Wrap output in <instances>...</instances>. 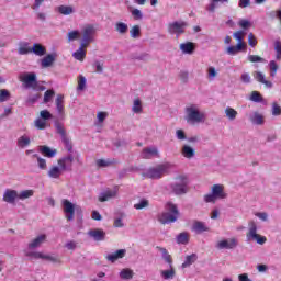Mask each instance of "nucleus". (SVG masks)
Masks as SVG:
<instances>
[{
  "mask_svg": "<svg viewBox=\"0 0 281 281\" xmlns=\"http://www.w3.org/2000/svg\"><path fill=\"white\" fill-rule=\"evenodd\" d=\"M184 120L188 124H203L205 122V112H201L199 105L191 104L186 108Z\"/></svg>",
  "mask_w": 281,
  "mask_h": 281,
  "instance_id": "f257e3e1",
  "label": "nucleus"
},
{
  "mask_svg": "<svg viewBox=\"0 0 281 281\" xmlns=\"http://www.w3.org/2000/svg\"><path fill=\"white\" fill-rule=\"evenodd\" d=\"M177 218H179V209L177 207V204L171 202L167 203L166 211L158 215V221L162 225H169V223H175L177 222Z\"/></svg>",
  "mask_w": 281,
  "mask_h": 281,
  "instance_id": "f03ea898",
  "label": "nucleus"
},
{
  "mask_svg": "<svg viewBox=\"0 0 281 281\" xmlns=\"http://www.w3.org/2000/svg\"><path fill=\"white\" fill-rule=\"evenodd\" d=\"M189 183H190V180H188V176H178L176 177L175 182L169 184V190L172 192V194H176L177 196H181L183 194H188Z\"/></svg>",
  "mask_w": 281,
  "mask_h": 281,
  "instance_id": "7ed1b4c3",
  "label": "nucleus"
},
{
  "mask_svg": "<svg viewBox=\"0 0 281 281\" xmlns=\"http://www.w3.org/2000/svg\"><path fill=\"white\" fill-rule=\"evenodd\" d=\"M227 199L225 187L223 184H214L211 188V193L204 195L205 203H216L218 200Z\"/></svg>",
  "mask_w": 281,
  "mask_h": 281,
  "instance_id": "20e7f679",
  "label": "nucleus"
},
{
  "mask_svg": "<svg viewBox=\"0 0 281 281\" xmlns=\"http://www.w3.org/2000/svg\"><path fill=\"white\" fill-rule=\"evenodd\" d=\"M252 240L257 241V245H265V243H267V237L258 234V225L254 221H250L248 223L246 241L251 243Z\"/></svg>",
  "mask_w": 281,
  "mask_h": 281,
  "instance_id": "39448f33",
  "label": "nucleus"
},
{
  "mask_svg": "<svg viewBox=\"0 0 281 281\" xmlns=\"http://www.w3.org/2000/svg\"><path fill=\"white\" fill-rule=\"evenodd\" d=\"M95 26L92 24H87L81 30V45L89 47L91 43L95 41Z\"/></svg>",
  "mask_w": 281,
  "mask_h": 281,
  "instance_id": "423d86ee",
  "label": "nucleus"
},
{
  "mask_svg": "<svg viewBox=\"0 0 281 281\" xmlns=\"http://www.w3.org/2000/svg\"><path fill=\"white\" fill-rule=\"evenodd\" d=\"M169 169L170 164L158 165L157 167L149 168L145 172V177H147L148 179H161Z\"/></svg>",
  "mask_w": 281,
  "mask_h": 281,
  "instance_id": "0eeeda50",
  "label": "nucleus"
},
{
  "mask_svg": "<svg viewBox=\"0 0 281 281\" xmlns=\"http://www.w3.org/2000/svg\"><path fill=\"white\" fill-rule=\"evenodd\" d=\"M25 256L31 260H47L48 262H60L58 256L47 255L41 251H25Z\"/></svg>",
  "mask_w": 281,
  "mask_h": 281,
  "instance_id": "6e6552de",
  "label": "nucleus"
},
{
  "mask_svg": "<svg viewBox=\"0 0 281 281\" xmlns=\"http://www.w3.org/2000/svg\"><path fill=\"white\" fill-rule=\"evenodd\" d=\"M61 206L65 214V218L67 221H74V214H76V210H80V206H76V204L71 203L69 200H61Z\"/></svg>",
  "mask_w": 281,
  "mask_h": 281,
  "instance_id": "1a4fd4ad",
  "label": "nucleus"
},
{
  "mask_svg": "<svg viewBox=\"0 0 281 281\" xmlns=\"http://www.w3.org/2000/svg\"><path fill=\"white\" fill-rule=\"evenodd\" d=\"M21 82H23L25 89H36L38 82L36 81V74L30 72L24 74L21 77Z\"/></svg>",
  "mask_w": 281,
  "mask_h": 281,
  "instance_id": "9d476101",
  "label": "nucleus"
},
{
  "mask_svg": "<svg viewBox=\"0 0 281 281\" xmlns=\"http://www.w3.org/2000/svg\"><path fill=\"white\" fill-rule=\"evenodd\" d=\"M186 27H188L187 22H172L168 25V32L169 34H176L177 36H181V34L186 32Z\"/></svg>",
  "mask_w": 281,
  "mask_h": 281,
  "instance_id": "9b49d317",
  "label": "nucleus"
},
{
  "mask_svg": "<svg viewBox=\"0 0 281 281\" xmlns=\"http://www.w3.org/2000/svg\"><path fill=\"white\" fill-rule=\"evenodd\" d=\"M238 247V238L236 237H231L227 239H222L216 244L217 249H236Z\"/></svg>",
  "mask_w": 281,
  "mask_h": 281,
  "instance_id": "f8f14e48",
  "label": "nucleus"
},
{
  "mask_svg": "<svg viewBox=\"0 0 281 281\" xmlns=\"http://www.w3.org/2000/svg\"><path fill=\"white\" fill-rule=\"evenodd\" d=\"M46 240H47V235L45 234L38 235L27 244V249L24 250V254L25 251H34V249H38V247L45 244Z\"/></svg>",
  "mask_w": 281,
  "mask_h": 281,
  "instance_id": "ddd939ff",
  "label": "nucleus"
},
{
  "mask_svg": "<svg viewBox=\"0 0 281 281\" xmlns=\"http://www.w3.org/2000/svg\"><path fill=\"white\" fill-rule=\"evenodd\" d=\"M16 199H19V192L12 189H7L2 196L4 203H10L11 205L16 203Z\"/></svg>",
  "mask_w": 281,
  "mask_h": 281,
  "instance_id": "4468645a",
  "label": "nucleus"
},
{
  "mask_svg": "<svg viewBox=\"0 0 281 281\" xmlns=\"http://www.w3.org/2000/svg\"><path fill=\"white\" fill-rule=\"evenodd\" d=\"M55 128L60 135L63 143L68 148V150H71V144L69 143V137H67V132L65 131V127L60 123H55Z\"/></svg>",
  "mask_w": 281,
  "mask_h": 281,
  "instance_id": "2eb2a0df",
  "label": "nucleus"
},
{
  "mask_svg": "<svg viewBox=\"0 0 281 281\" xmlns=\"http://www.w3.org/2000/svg\"><path fill=\"white\" fill-rule=\"evenodd\" d=\"M57 164L64 169V172H66V170H71L74 166V156L68 155L66 157L59 158Z\"/></svg>",
  "mask_w": 281,
  "mask_h": 281,
  "instance_id": "dca6fc26",
  "label": "nucleus"
},
{
  "mask_svg": "<svg viewBox=\"0 0 281 281\" xmlns=\"http://www.w3.org/2000/svg\"><path fill=\"white\" fill-rule=\"evenodd\" d=\"M64 172V169L60 166H58V164L53 165L47 171V177H49V179H60Z\"/></svg>",
  "mask_w": 281,
  "mask_h": 281,
  "instance_id": "f3484780",
  "label": "nucleus"
},
{
  "mask_svg": "<svg viewBox=\"0 0 281 281\" xmlns=\"http://www.w3.org/2000/svg\"><path fill=\"white\" fill-rule=\"evenodd\" d=\"M88 236H90V238H93V240H97L98 243L104 240V238H106V233L100 228H95V229H90L88 232Z\"/></svg>",
  "mask_w": 281,
  "mask_h": 281,
  "instance_id": "a211bd4d",
  "label": "nucleus"
},
{
  "mask_svg": "<svg viewBox=\"0 0 281 281\" xmlns=\"http://www.w3.org/2000/svg\"><path fill=\"white\" fill-rule=\"evenodd\" d=\"M87 47L89 46L80 44L79 48L72 53V58H75V60H79V63H85V58H87Z\"/></svg>",
  "mask_w": 281,
  "mask_h": 281,
  "instance_id": "6ab92c4d",
  "label": "nucleus"
},
{
  "mask_svg": "<svg viewBox=\"0 0 281 281\" xmlns=\"http://www.w3.org/2000/svg\"><path fill=\"white\" fill-rule=\"evenodd\" d=\"M157 155H159L157 147H147L143 149L140 157L142 159H153V157H157Z\"/></svg>",
  "mask_w": 281,
  "mask_h": 281,
  "instance_id": "aec40b11",
  "label": "nucleus"
},
{
  "mask_svg": "<svg viewBox=\"0 0 281 281\" xmlns=\"http://www.w3.org/2000/svg\"><path fill=\"white\" fill-rule=\"evenodd\" d=\"M117 196V190H106L100 193L99 201L104 203L106 201H111V199H115Z\"/></svg>",
  "mask_w": 281,
  "mask_h": 281,
  "instance_id": "412c9836",
  "label": "nucleus"
},
{
  "mask_svg": "<svg viewBox=\"0 0 281 281\" xmlns=\"http://www.w3.org/2000/svg\"><path fill=\"white\" fill-rule=\"evenodd\" d=\"M192 229L193 232H195V234H203V232H210V227L207 226V224L201 221L193 222Z\"/></svg>",
  "mask_w": 281,
  "mask_h": 281,
  "instance_id": "4be33fe9",
  "label": "nucleus"
},
{
  "mask_svg": "<svg viewBox=\"0 0 281 281\" xmlns=\"http://www.w3.org/2000/svg\"><path fill=\"white\" fill-rule=\"evenodd\" d=\"M243 49H247V44H237L236 46H228L226 48V54L228 56H236L237 54H240Z\"/></svg>",
  "mask_w": 281,
  "mask_h": 281,
  "instance_id": "5701e85b",
  "label": "nucleus"
},
{
  "mask_svg": "<svg viewBox=\"0 0 281 281\" xmlns=\"http://www.w3.org/2000/svg\"><path fill=\"white\" fill-rule=\"evenodd\" d=\"M181 155L184 159H194L196 151L190 145H183L181 148Z\"/></svg>",
  "mask_w": 281,
  "mask_h": 281,
  "instance_id": "b1692460",
  "label": "nucleus"
},
{
  "mask_svg": "<svg viewBox=\"0 0 281 281\" xmlns=\"http://www.w3.org/2000/svg\"><path fill=\"white\" fill-rule=\"evenodd\" d=\"M126 256V249H119L113 254L108 255L105 258L109 260V262H115L116 260H120Z\"/></svg>",
  "mask_w": 281,
  "mask_h": 281,
  "instance_id": "393cba45",
  "label": "nucleus"
},
{
  "mask_svg": "<svg viewBox=\"0 0 281 281\" xmlns=\"http://www.w3.org/2000/svg\"><path fill=\"white\" fill-rule=\"evenodd\" d=\"M176 276L177 271L172 266H169V269L167 270H160V277L162 278V280H175Z\"/></svg>",
  "mask_w": 281,
  "mask_h": 281,
  "instance_id": "a878e982",
  "label": "nucleus"
},
{
  "mask_svg": "<svg viewBox=\"0 0 281 281\" xmlns=\"http://www.w3.org/2000/svg\"><path fill=\"white\" fill-rule=\"evenodd\" d=\"M254 78L257 80V82H260L261 85H265L268 89H271L273 87V83L265 78V74L260 71L254 72Z\"/></svg>",
  "mask_w": 281,
  "mask_h": 281,
  "instance_id": "bb28decb",
  "label": "nucleus"
},
{
  "mask_svg": "<svg viewBox=\"0 0 281 281\" xmlns=\"http://www.w3.org/2000/svg\"><path fill=\"white\" fill-rule=\"evenodd\" d=\"M55 104L58 115H65V95L58 94Z\"/></svg>",
  "mask_w": 281,
  "mask_h": 281,
  "instance_id": "cd10ccee",
  "label": "nucleus"
},
{
  "mask_svg": "<svg viewBox=\"0 0 281 281\" xmlns=\"http://www.w3.org/2000/svg\"><path fill=\"white\" fill-rule=\"evenodd\" d=\"M56 11L64 16H69L70 14H74V12H76V8H74V5L61 4L56 8Z\"/></svg>",
  "mask_w": 281,
  "mask_h": 281,
  "instance_id": "c85d7f7f",
  "label": "nucleus"
},
{
  "mask_svg": "<svg viewBox=\"0 0 281 281\" xmlns=\"http://www.w3.org/2000/svg\"><path fill=\"white\" fill-rule=\"evenodd\" d=\"M31 54H35V56H45L47 49L42 44L35 43L33 44V47H31Z\"/></svg>",
  "mask_w": 281,
  "mask_h": 281,
  "instance_id": "c756f323",
  "label": "nucleus"
},
{
  "mask_svg": "<svg viewBox=\"0 0 281 281\" xmlns=\"http://www.w3.org/2000/svg\"><path fill=\"white\" fill-rule=\"evenodd\" d=\"M194 49H195V45L192 42L180 44V52H182V54H189V55L194 54Z\"/></svg>",
  "mask_w": 281,
  "mask_h": 281,
  "instance_id": "7c9ffc66",
  "label": "nucleus"
},
{
  "mask_svg": "<svg viewBox=\"0 0 281 281\" xmlns=\"http://www.w3.org/2000/svg\"><path fill=\"white\" fill-rule=\"evenodd\" d=\"M40 153L44 155V157H48V159H52L53 157H56V149H52L48 146L42 145L38 147Z\"/></svg>",
  "mask_w": 281,
  "mask_h": 281,
  "instance_id": "2f4dec72",
  "label": "nucleus"
},
{
  "mask_svg": "<svg viewBox=\"0 0 281 281\" xmlns=\"http://www.w3.org/2000/svg\"><path fill=\"white\" fill-rule=\"evenodd\" d=\"M132 112H134L136 115L144 113V105L142 104V100L139 98L134 99L132 104Z\"/></svg>",
  "mask_w": 281,
  "mask_h": 281,
  "instance_id": "473e14b6",
  "label": "nucleus"
},
{
  "mask_svg": "<svg viewBox=\"0 0 281 281\" xmlns=\"http://www.w3.org/2000/svg\"><path fill=\"white\" fill-rule=\"evenodd\" d=\"M32 144V139L27 135H22L18 138L16 146L18 148H27Z\"/></svg>",
  "mask_w": 281,
  "mask_h": 281,
  "instance_id": "72a5a7b5",
  "label": "nucleus"
},
{
  "mask_svg": "<svg viewBox=\"0 0 281 281\" xmlns=\"http://www.w3.org/2000/svg\"><path fill=\"white\" fill-rule=\"evenodd\" d=\"M250 122L257 126H262V124H265V116L258 112H255L250 115Z\"/></svg>",
  "mask_w": 281,
  "mask_h": 281,
  "instance_id": "f704fd0d",
  "label": "nucleus"
},
{
  "mask_svg": "<svg viewBox=\"0 0 281 281\" xmlns=\"http://www.w3.org/2000/svg\"><path fill=\"white\" fill-rule=\"evenodd\" d=\"M121 280H133V277L135 276V272L131 270V268H124L119 273Z\"/></svg>",
  "mask_w": 281,
  "mask_h": 281,
  "instance_id": "c9c22d12",
  "label": "nucleus"
},
{
  "mask_svg": "<svg viewBox=\"0 0 281 281\" xmlns=\"http://www.w3.org/2000/svg\"><path fill=\"white\" fill-rule=\"evenodd\" d=\"M224 113L227 117V120H229V122H234V120H236V117H238V111H236L234 108L232 106H227L224 110Z\"/></svg>",
  "mask_w": 281,
  "mask_h": 281,
  "instance_id": "e433bc0d",
  "label": "nucleus"
},
{
  "mask_svg": "<svg viewBox=\"0 0 281 281\" xmlns=\"http://www.w3.org/2000/svg\"><path fill=\"white\" fill-rule=\"evenodd\" d=\"M114 27L115 32H117V34H121L122 36L128 33V24L124 22H116Z\"/></svg>",
  "mask_w": 281,
  "mask_h": 281,
  "instance_id": "4c0bfd02",
  "label": "nucleus"
},
{
  "mask_svg": "<svg viewBox=\"0 0 281 281\" xmlns=\"http://www.w3.org/2000/svg\"><path fill=\"white\" fill-rule=\"evenodd\" d=\"M158 251H160L161 256H162V260H165V262H167V265H169V267L172 266V256H170V254L168 252V250L166 248H161V247H157Z\"/></svg>",
  "mask_w": 281,
  "mask_h": 281,
  "instance_id": "58836bf2",
  "label": "nucleus"
},
{
  "mask_svg": "<svg viewBox=\"0 0 281 281\" xmlns=\"http://www.w3.org/2000/svg\"><path fill=\"white\" fill-rule=\"evenodd\" d=\"M18 54H20V56L32 54V47H30V44L27 42L22 43L18 48Z\"/></svg>",
  "mask_w": 281,
  "mask_h": 281,
  "instance_id": "ea45409f",
  "label": "nucleus"
},
{
  "mask_svg": "<svg viewBox=\"0 0 281 281\" xmlns=\"http://www.w3.org/2000/svg\"><path fill=\"white\" fill-rule=\"evenodd\" d=\"M54 60H56V57L49 54L42 59L41 65L44 69H46L47 67H52V65H54Z\"/></svg>",
  "mask_w": 281,
  "mask_h": 281,
  "instance_id": "a19ab883",
  "label": "nucleus"
},
{
  "mask_svg": "<svg viewBox=\"0 0 281 281\" xmlns=\"http://www.w3.org/2000/svg\"><path fill=\"white\" fill-rule=\"evenodd\" d=\"M196 262V254H192L186 257L184 262L182 263V269L190 267Z\"/></svg>",
  "mask_w": 281,
  "mask_h": 281,
  "instance_id": "79ce46f5",
  "label": "nucleus"
},
{
  "mask_svg": "<svg viewBox=\"0 0 281 281\" xmlns=\"http://www.w3.org/2000/svg\"><path fill=\"white\" fill-rule=\"evenodd\" d=\"M34 196V190H24L18 193V199L20 201H25V199H30Z\"/></svg>",
  "mask_w": 281,
  "mask_h": 281,
  "instance_id": "37998d69",
  "label": "nucleus"
},
{
  "mask_svg": "<svg viewBox=\"0 0 281 281\" xmlns=\"http://www.w3.org/2000/svg\"><path fill=\"white\" fill-rule=\"evenodd\" d=\"M189 240H190V236L188 235V233H180L177 236L178 245H188Z\"/></svg>",
  "mask_w": 281,
  "mask_h": 281,
  "instance_id": "c03bdc74",
  "label": "nucleus"
},
{
  "mask_svg": "<svg viewBox=\"0 0 281 281\" xmlns=\"http://www.w3.org/2000/svg\"><path fill=\"white\" fill-rule=\"evenodd\" d=\"M233 37L237 41V45H247L245 42H243V38H245L244 31H237L233 34Z\"/></svg>",
  "mask_w": 281,
  "mask_h": 281,
  "instance_id": "a18cd8bd",
  "label": "nucleus"
},
{
  "mask_svg": "<svg viewBox=\"0 0 281 281\" xmlns=\"http://www.w3.org/2000/svg\"><path fill=\"white\" fill-rule=\"evenodd\" d=\"M148 205H150V202L146 199H142L134 204V210H145V207H148Z\"/></svg>",
  "mask_w": 281,
  "mask_h": 281,
  "instance_id": "49530a36",
  "label": "nucleus"
},
{
  "mask_svg": "<svg viewBox=\"0 0 281 281\" xmlns=\"http://www.w3.org/2000/svg\"><path fill=\"white\" fill-rule=\"evenodd\" d=\"M142 34V29L139 27V25H134L131 30H130V36L132 38H139Z\"/></svg>",
  "mask_w": 281,
  "mask_h": 281,
  "instance_id": "de8ad7c7",
  "label": "nucleus"
},
{
  "mask_svg": "<svg viewBox=\"0 0 281 281\" xmlns=\"http://www.w3.org/2000/svg\"><path fill=\"white\" fill-rule=\"evenodd\" d=\"M80 36H81V33L78 30L68 32V43H72V41H78Z\"/></svg>",
  "mask_w": 281,
  "mask_h": 281,
  "instance_id": "09e8293b",
  "label": "nucleus"
},
{
  "mask_svg": "<svg viewBox=\"0 0 281 281\" xmlns=\"http://www.w3.org/2000/svg\"><path fill=\"white\" fill-rule=\"evenodd\" d=\"M33 157H36L40 170H47V160H45V158H41L36 154L33 155Z\"/></svg>",
  "mask_w": 281,
  "mask_h": 281,
  "instance_id": "8fccbe9b",
  "label": "nucleus"
},
{
  "mask_svg": "<svg viewBox=\"0 0 281 281\" xmlns=\"http://www.w3.org/2000/svg\"><path fill=\"white\" fill-rule=\"evenodd\" d=\"M86 87H87V78H85V76L80 75L79 79H78L77 91H85Z\"/></svg>",
  "mask_w": 281,
  "mask_h": 281,
  "instance_id": "3c124183",
  "label": "nucleus"
},
{
  "mask_svg": "<svg viewBox=\"0 0 281 281\" xmlns=\"http://www.w3.org/2000/svg\"><path fill=\"white\" fill-rule=\"evenodd\" d=\"M131 14L135 21H142L144 19V13L139 9H133Z\"/></svg>",
  "mask_w": 281,
  "mask_h": 281,
  "instance_id": "603ef678",
  "label": "nucleus"
},
{
  "mask_svg": "<svg viewBox=\"0 0 281 281\" xmlns=\"http://www.w3.org/2000/svg\"><path fill=\"white\" fill-rule=\"evenodd\" d=\"M10 98H11L10 91L5 89L0 90V102H8Z\"/></svg>",
  "mask_w": 281,
  "mask_h": 281,
  "instance_id": "864d4df0",
  "label": "nucleus"
},
{
  "mask_svg": "<svg viewBox=\"0 0 281 281\" xmlns=\"http://www.w3.org/2000/svg\"><path fill=\"white\" fill-rule=\"evenodd\" d=\"M54 95H56V92L54 90H47L44 93V103L47 104L48 102H52Z\"/></svg>",
  "mask_w": 281,
  "mask_h": 281,
  "instance_id": "5fc2aeb1",
  "label": "nucleus"
},
{
  "mask_svg": "<svg viewBox=\"0 0 281 281\" xmlns=\"http://www.w3.org/2000/svg\"><path fill=\"white\" fill-rule=\"evenodd\" d=\"M35 126L38 128V131H45L47 128V121L37 119L35 121Z\"/></svg>",
  "mask_w": 281,
  "mask_h": 281,
  "instance_id": "6e6d98bb",
  "label": "nucleus"
},
{
  "mask_svg": "<svg viewBox=\"0 0 281 281\" xmlns=\"http://www.w3.org/2000/svg\"><path fill=\"white\" fill-rule=\"evenodd\" d=\"M269 67H270V76L272 78H276V74H278V64L276 63V60H271L269 63Z\"/></svg>",
  "mask_w": 281,
  "mask_h": 281,
  "instance_id": "4d7b16f0",
  "label": "nucleus"
},
{
  "mask_svg": "<svg viewBox=\"0 0 281 281\" xmlns=\"http://www.w3.org/2000/svg\"><path fill=\"white\" fill-rule=\"evenodd\" d=\"M216 76H218V72L216 71V68L210 66L207 68V78H209V80H214V78H216Z\"/></svg>",
  "mask_w": 281,
  "mask_h": 281,
  "instance_id": "13d9d810",
  "label": "nucleus"
},
{
  "mask_svg": "<svg viewBox=\"0 0 281 281\" xmlns=\"http://www.w3.org/2000/svg\"><path fill=\"white\" fill-rule=\"evenodd\" d=\"M111 164H113V161L106 160V159H98L97 160V166L99 168H109V166H111Z\"/></svg>",
  "mask_w": 281,
  "mask_h": 281,
  "instance_id": "bf43d9fd",
  "label": "nucleus"
},
{
  "mask_svg": "<svg viewBox=\"0 0 281 281\" xmlns=\"http://www.w3.org/2000/svg\"><path fill=\"white\" fill-rule=\"evenodd\" d=\"M274 52L277 53V55H276L277 60H281V43H280V41L274 42Z\"/></svg>",
  "mask_w": 281,
  "mask_h": 281,
  "instance_id": "052dcab7",
  "label": "nucleus"
},
{
  "mask_svg": "<svg viewBox=\"0 0 281 281\" xmlns=\"http://www.w3.org/2000/svg\"><path fill=\"white\" fill-rule=\"evenodd\" d=\"M247 59L249 60V63H265V58L258 55H248Z\"/></svg>",
  "mask_w": 281,
  "mask_h": 281,
  "instance_id": "680f3d73",
  "label": "nucleus"
},
{
  "mask_svg": "<svg viewBox=\"0 0 281 281\" xmlns=\"http://www.w3.org/2000/svg\"><path fill=\"white\" fill-rule=\"evenodd\" d=\"M248 45H250V47H256L258 45V40H256L254 33L248 34Z\"/></svg>",
  "mask_w": 281,
  "mask_h": 281,
  "instance_id": "e2e57ef3",
  "label": "nucleus"
},
{
  "mask_svg": "<svg viewBox=\"0 0 281 281\" xmlns=\"http://www.w3.org/2000/svg\"><path fill=\"white\" fill-rule=\"evenodd\" d=\"M251 102H262V95L258 91H254L250 95Z\"/></svg>",
  "mask_w": 281,
  "mask_h": 281,
  "instance_id": "0e129e2a",
  "label": "nucleus"
},
{
  "mask_svg": "<svg viewBox=\"0 0 281 281\" xmlns=\"http://www.w3.org/2000/svg\"><path fill=\"white\" fill-rule=\"evenodd\" d=\"M40 117H42V120H44L45 122H47V120H52V114L49 111L47 110H42L40 112Z\"/></svg>",
  "mask_w": 281,
  "mask_h": 281,
  "instance_id": "69168bd1",
  "label": "nucleus"
},
{
  "mask_svg": "<svg viewBox=\"0 0 281 281\" xmlns=\"http://www.w3.org/2000/svg\"><path fill=\"white\" fill-rule=\"evenodd\" d=\"M106 117H109V113H106V112H98L97 113V120H98L99 124H102V122H104V120H106Z\"/></svg>",
  "mask_w": 281,
  "mask_h": 281,
  "instance_id": "338daca9",
  "label": "nucleus"
},
{
  "mask_svg": "<svg viewBox=\"0 0 281 281\" xmlns=\"http://www.w3.org/2000/svg\"><path fill=\"white\" fill-rule=\"evenodd\" d=\"M272 115H281V108L278 105V103L272 104Z\"/></svg>",
  "mask_w": 281,
  "mask_h": 281,
  "instance_id": "774afa93",
  "label": "nucleus"
}]
</instances>
